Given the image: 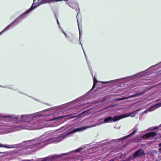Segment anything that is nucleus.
<instances>
[{
	"mask_svg": "<svg viewBox=\"0 0 161 161\" xmlns=\"http://www.w3.org/2000/svg\"><path fill=\"white\" fill-rule=\"evenodd\" d=\"M34 140H31L27 141H24L21 143H20L19 144H15V145H18L16 147H15V148H18L19 147H21L23 148H24L26 149V147H28L29 145L28 144V143L30 142H32ZM15 148V147L14 148Z\"/></svg>",
	"mask_w": 161,
	"mask_h": 161,
	"instance_id": "nucleus-14",
	"label": "nucleus"
},
{
	"mask_svg": "<svg viewBox=\"0 0 161 161\" xmlns=\"http://www.w3.org/2000/svg\"><path fill=\"white\" fill-rule=\"evenodd\" d=\"M69 116V115H65L54 117L52 119L51 118V122L54 121L56 122V123H58V124L56 125H57L58 124H60V123H61V120L63 118ZM56 126V125H52L51 124V127L55 126Z\"/></svg>",
	"mask_w": 161,
	"mask_h": 161,
	"instance_id": "nucleus-13",
	"label": "nucleus"
},
{
	"mask_svg": "<svg viewBox=\"0 0 161 161\" xmlns=\"http://www.w3.org/2000/svg\"><path fill=\"white\" fill-rule=\"evenodd\" d=\"M27 161H32V160H33V159H30V160H27Z\"/></svg>",
	"mask_w": 161,
	"mask_h": 161,
	"instance_id": "nucleus-42",
	"label": "nucleus"
},
{
	"mask_svg": "<svg viewBox=\"0 0 161 161\" xmlns=\"http://www.w3.org/2000/svg\"><path fill=\"white\" fill-rule=\"evenodd\" d=\"M43 136H45L44 138H42L41 140H38V141L33 146H37L40 145L41 146H44L50 143V131H48L45 133Z\"/></svg>",
	"mask_w": 161,
	"mask_h": 161,
	"instance_id": "nucleus-5",
	"label": "nucleus"
},
{
	"mask_svg": "<svg viewBox=\"0 0 161 161\" xmlns=\"http://www.w3.org/2000/svg\"><path fill=\"white\" fill-rule=\"evenodd\" d=\"M80 44L81 45V47H82V48L83 47H82V44L81 43H80Z\"/></svg>",
	"mask_w": 161,
	"mask_h": 161,
	"instance_id": "nucleus-46",
	"label": "nucleus"
},
{
	"mask_svg": "<svg viewBox=\"0 0 161 161\" xmlns=\"http://www.w3.org/2000/svg\"><path fill=\"white\" fill-rule=\"evenodd\" d=\"M89 110H88L86 111H83L80 114H78V116H79V117H80L82 115L85 114H88L89 112Z\"/></svg>",
	"mask_w": 161,
	"mask_h": 161,
	"instance_id": "nucleus-26",
	"label": "nucleus"
},
{
	"mask_svg": "<svg viewBox=\"0 0 161 161\" xmlns=\"http://www.w3.org/2000/svg\"><path fill=\"white\" fill-rule=\"evenodd\" d=\"M50 108H47L34 114L17 115L14 114L0 116L3 118H9L16 122H25L23 127L21 125H11L7 128L8 132L21 130L23 129L28 130H38L44 127L50 126Z\"/></svg>",
	"mask_w": 161,
	"mask_h": 161,
	"instance_id": "nucleus-1",
	"label": "nucleus"
},
{
	"mask_svg": "<svg viewBox=\"0 0 161 161\" xmlns=\"http://www.w3.org/2000/svg\"><path fill=\"white\" fill-rule=\"evenodd\" d=\"M64 138V136L63 135H61L60 136L51 138V143H58Z\"/></svg>",
	"mask_w": 161,
	"mask_h": 161,
	"instance_id": "nucleus-17",
	"label": "nucleus"
},
{
	"mask_svg": "<svg viewBox=\"0 0 161 161\" xmlns=\"http://www.w3.org/2000/svg\"><path fill=\"white\" fill-rule=\"evenodd\" d=\"M65 108L66 107L65 104L51 107V115L54 114L59 113L62 110Z\"/></svg>",
	"mask_w": 161,
	"mask_h": 161,
	"instance_id": "nucleus-11",
	"label": "nucleus"
},
{
	"mask_svg": "<svg viewBox=\"0 0 161 161\" xmlns=\"http://www.w3.org/2000/svg\"><path fill=\"white\" fill-rule=\"evenodd\" d=\"M50 156H49L47 157L39 158L37 159L36 161H50Z\"/></svg>",
	"mask_w": 161,
	"mask_h": 161,
	"instance_id": "nucleus-21",
	"label": "nucleus"
},
{
	"mask_svg": "<svg viewBox=\"0 0 161 161\" xmlns=\"http://www.w3.org/2000/svg\"><path fill=\"white\" fill-rule=\"evenodd\" d=\"M150 89V88H147L145 90H143L142 91L135 94L136 96V97H139L140 96L142 95L143 94L147 92Z\"/></svg>",
	"mask_w": 161,
	"mask_h": 161,
	"instance_id": "nucleus-20",
	"label": "nucleus"
},
{
	"mask_svg": "<svg viewBox=\"0 0 161 161\" xmlns=\"http://www.w3.org/2000/svg\"><path fill=\"white\" fill-rule=\"evenodd\" d=\"M103 124L102 122H101L99 123H97L96 124L94 125V126H92L90 127H87L86 126H83L81 127H78L76 128L75 129H74L68 132L66 134L63 135L64 136V138L66 137V136L68 135L72 134H74L76 132H79L80 131H82L83 130H84L86 129H87L88 128L94 127V126H97V125H99L101 124Z\"/></svg>",
	"mask_w": 161,
	"mask_h": 161,
	"instance_id": "nucleus-9",
	"label": "nucleus"
},
{
	"mask_svg": "<svg viewBox=\"0 0 161 161\" xmlns=\"http://www.w3.org/2000/svg\"><path fill=\"white\" fill-rule=\"evenodd\" d=\"M141 110V109H138L136 110V111L133 112H130L126 114H123L121 115L114 116L113 117L109 116L108 117L105 118L104 119L103 121L102 122H103H103H104L105 123L109 122L110 121H113L114 122H116L123 118L127 117L129 116H131L132 117H133L135 116V114H133L137 112H138Z\"/></svg>",
	"mask_w": 161,
	"mask_h": 161,
	"instance_id": "nucleus-2",
	"label": "nucleus"
},
{
	"mask_svg": "<svg viewBox=\"0 0 161 161\" xmlns=\"http://www.w3.org/2000/svg\"><path fill=\"white\" fill-rule=\"evenodd\" d=\"M30 97L32 98H33V99H34L36 101H38V102H41V101L39 100L38 99H37V98H34L33 97Z\"/></svg>",
	"mask_w": 161,
	"mask_h": 161,
	"instance_id": "nucleus-32",
	"label": "nucleus"
},
{
	"mask_svg": "<svg viewBox=\"0 0 161 161\" xmlns=\"http://www.w3.org/2000/svg\"><path fill=\"white\" fill-rule=\"evenodd\" d=\"M138 130V129L137 126H135L134 128L132 129V131L129 134L119 138L115 139H112L109 141L106 142L104 143V145L111 144L114 142L116 143L118 142H120L122 140L126 139L134 135L136 132Z\"/></svg>",
	"mask_w": 161,
	"mask_h": 161,
	"instance_id": "nucleus-6",
	"label": "nucleus"
},
{
	"mask_svg": "<svg viewBox=\"0 0 161 161\" xmlns=\"http://www.w3.org/2000/svg\"><path fill=\"white\" fill-rule=\"evenodd\" d=\"M2 153H7V154L8 153L6 152H0V154H2Z\"/></svg>",
	"mask_w": 161,
	"mask_h": 161,
	"instance_id": "nucleus-36",
	"label": "nucleus"
},
{
	"mask_svg": "<svg viewBox=\"0 0 161 161\" xmlns=\"http://www.w3.org/2000/svg\"><path fill=\"white\" fill-rule=\"evenodd\" d=\"M75 117V116H70V117H69V119H71L74 118Z\"/></svg>",
	"mask_w": 161,
	"mask_h": 161,
	"instance_id": "nucleus-39",
	"label": "nucleus"
},
{
	"mask_svg": "<svg viewBox=\"0 0 161 161\" xmlns=\"http://www.w3.org/2000/svg\"><path fill=\"white\" fill-rule=\"evenodd\" d=\"M158 127H159H159H161V124H160V125H159V126Z\"/></svg>",
	"mask_w": 161,
	"mask_h": 161,
	"instance_id": "nucleus-47",
	"label": "nucleus"
},
{
	"mask_svg": "<svg viewBox=\"0 0 161 161\" xmlns=\"http://www.w3.org/2000/svg\"><path fill=\"white\" fill-rule=\"evenodd\" d=\"M125 99H128V98H129V96H127V97H125Z\"/></svg>",
	"mask_w": 161,
	"mask_h": 161,
	"instance_id": "nucleus-38",
	"label": "nucleus"
},
{
	"mask_svg": "<svg viewBox=\"0 0 161 161\" xmlns=\"http://www.w3.org/2000/svg\"><path fill=\"white\" fill-rule=\"evenodd\" d=\"M21 161H28L27 160H23Z\"/></svg>",
	"mask_w": 161,
	"mask_h": 161,
	"instance_id": "nucleus-43",
	"label": "nucleus"
},
{
	"mask_svg": "<svg viewBox=\"0 0 161 161\" xmlns=\"http://www.w3.org/2000/svg\"><path fill=\"white\" fill-rule=\"evenodd\" d=\"M141 110V109H138L136 110V111L133 112H130L126 114H123L121 115L114 116L113 117L109 116L108 117L105 118L104 119L103 121L102 122H103H103H104L105 123L109 122L110 121H113L114 122H116L123 118L127 117L129 116H131L132 117H133L135 116V114H133L137 112H138Z\"/></svg>",
	"mask_w": 161,
	"mask_h": 161,
	"instance_id": "nucleus-3",
	"label": "nucleus"
},
{
	"mask_svg": "<svg viewBox=\"0 0 161 161\" xmlns=\"http://www.w3.org/2000/svg\"><path fill=\"white\" fill-rule=\"evenodd\" d=\"M4 31H3V30H2L1 32H0V35L2 34L3 32H4Z\"/></svg>",
	"mask_w": 161,
	"mask_h": 161,
	"instance_id": "nucleus-40",
	"label": "nucleus"
},
{
	"mask_svg": "<svg viewBox=\"0 0 161 161\" xmlns=\"http://www.w3.org/2000/svg\"><path fill=\"white\" fill-rule=\"evenodd\" d=\"M89 69L90 71V72L91 74L92 77L93 78V83H94V81L95 82H97V81L95 77H93V73H92L93 71L92 70V69L90 68H89Z\"/></svg>",
	"mask_w": 161,
	"mask_h": 161,
	"instance_id": "nucleus-25",
	"label": "nucleus"
},
{
	"mask_svg": "<svg viewBox=\"0 0 161 161\" xmlns=\"http://www.w3.org/2000/svg\"><path fill=\"white\" fill-rule=\"evenodd\" d=\"M75 153L74 152H72V151L68 153H63L60 154V155H51V161L53 160H57L58 158H61L65 155H68L69 153Z\"/></svg>",
	"mask_w": 161,
	"mask_h": 161,
	"instance_id": "nucleus-15",
	"label": "nucleus"
},
{
	"mask_svg": "<svg viewBox=\"0 0 161 161\" xmlns=\"http://www.w3.org/2000/svg\"><path fill=\"white\" fill-rule=\"evenodd\" d=\"M158 146L159 147V148H158V151L159 152H161V142L158 143Z\"/></svg>",
	"mask_w": 161,
	"mask_h": 161,
	"instance_id": "nucleus-30",
	"label": "nucleus"
},
{
	"mask_svg": "<svg viewBox=\"0 0 161 161\" xmlns=\"http://www.w3.org/2000/svg\"><path fill=\"white\" fill-rule=\"evenodd\" d=\"M54 15H55V18L56 20V21H57V24L58 25V27L60 28V24H59V22L58 21V19L57 18V17H56V15L54 13Z\"/></svg>",
	"mask_w": 161,
	"mask_h": 161,
	"instance_id": "nucleus-29",
	"label": "nucleus"
},
{
	"mask_svg": "<svg viewBox=\"0 0 161 161\" xmlns=\"http://www.w3.org/2000/svg\"><path fill=\"white\" fill-rule=\"evenodd\" d=\"M66 39L68 42H70L71 43H74V44L75 43V42H74L73 38L70 37H69V36L66 38Z\"/></svg>",
	"mask_w": 161,
	"mask_h": 161,
	"instance_id": "nucleus-23",
	"label": "nucleus"
},
{
	"mask_svg": "<svg viewBox=\"0 0 161 161\" xmlns=\"http://www.w3.org/2000/svg\"><path fill=\"white\" fill-rule=\"evenodd\" d=\"M128 96H129V98H132V97H136V94L132 95H129Z\"/></svg>",
	"mask_w": 161,
	"mask_h": 161,
	"instance_id": "nucleus-31",
	"label": "nucleus"
},
{
	"mask_svg": "<svg viewBox=\"0 0 161 161\" xmlns=\"http://www.w3.org/2000/svg\"><path fill=\"white\" fill-rule=\"evenodd\" d=\"M86 58V55L85 53H84Z\"/></svg>",
	"mask_w": 161,
	"mask_h": 161,
	"instance_id": "nucleus-45",
	"label": "nucleus"
},
{
	"mask_svg": "<svg viewBox=\"0 0 161 161\" xmlns=\"http://www.w3.org/2000/svg\"><path fill=\"white\" fill-rule=\"evenodd\" d=\"M161 106V103H159L153 105L147 109L145 110L142 113V114H146L147 111H152L155 110L156 109Z\"/></svg>",
	"mask_w": 161,
	"mask_h": 161,
	"instance_id": "nucleus-16",
	"label": "nucleus"
},
{
	"mask_svg": "<svg viewBox=\"0 0 161 161\" xmlns=\"http://www.w3.org/2000/svg\"><path fill=\"white\" fill-rule=\"evenodd\" d=\"M86 147V146H85L84 147H80V148H78V149H77L76 150H72V152H74L75 153H78L81 150L83 149L84 148H85Z\"/></svg>",
	"mask_w": 161,
	"mask_h": 161,
	"instance_id": "nucleus-24",
	"label": "nucleus"
},
{
	"mask_svg": "<svg viewBox=\"0 0 161 161\" xmlns=\"http://www.w3.org/2000/svg\"><path fill=\"white\" fill-rule=\"evenodd\" d=\"M145 154V153L142 149H139L135 152L132 156L130 158V159L129 160L133 159L140 156Z\"/></svg>",
	"mask_w": 161,
	"mask_h": 161,
	"instance_id": "nucleus-12",
	"label": "nucleus"
},
{
	"mask_svg": "<svg viewBox=\"0 0 161 161\" xmlns=\"http://www.w3.org/2000/svg\"><path fill=\"white\" fill-rule=\"evenodd\" d=\"M80 15V12H78L77 13V14L76 15V18H77V22L78 23V27H79V40H80V36H82V33L80 32V29L79 28V23H78V17Z\"/></svg>",
	"mask_w": 161,
	"mask_h": 161,
	"instance_id": "nucleus-22",
	"label": "nucleus"
},
{
	"mask_svg": "<svg viewBox=\"0 0 161 161\" xmlns=\"http://www.w3.org/2000/svg\"><path fill=\"white\" fill-rule=\"evenodd\" d=\"M146 73H147V72H146V70H145V71H143L142 72L137 73L136 74L134 75L131 76H128L127 77H125L123 78H121V79H118L114 80H110V81H107L102 82V83H103L104 84H107L108 83L111 82H113V81L115 82H117L118 81H119V80H123L125 79H128L130 78L131 77H135V78H138V77H141L144 75H145V74Z\"/></svg>",
	"mask_w": 161,
	"mask_h": 161,
	"instance_id": "nucleus-8",
	"label": "nucleus"
},
{
	"mask_svg": "<svg viewBox=\"0 0 161 161\" xmlns=\"http://www.w3.org/2000/svg\"><path fill=\"white\" fill-rule=\"evenodd\" d=\"M60 29L61 31L64 34H65V33L64 32V31H63V29L61 27H60Z\"/></svg>",
	"mask_w": 161,
	"mask_h": 161,
	"instance_id": "nucleus-35",
	"label": "nucleus"
},
{
	"mask_svg": "<svg viewBox=\"0 0 161 161\" xmlns=\"http://www.w3.org/2000/svg\"><path fill=\"white\" fill-rule=\"evenodd\" d=\"M64 1L72 8L76 10L79 9V7L76 0H51V3H55L58 1Z\"/></svg>",
	"mask_w": 161,
	"mask_h": 161,
	"instance_id": "nucleus-7",
	"label": "nucleus"
},
{
	"mask_svg": "<svg viewBox=\"0 0 161 161\" xmlns=\"http://www.w3.org/2000/svg\"><path fill=\"white\" fill-rule=\"evenodd\" d=\"M158 128H159V127L158 126H155V127H153L152 129V130H156L158 129Z\"/></svg>",
	"mask_w": 161,
	"mask_h": 161,
	"instance_id": "nucleus-33",
	"label": "nucleus"
},
{
	"mask_svg": "<svg viewBox=\"0 0 161 161\" xmlns=\"http://www.w3.org/2000/svg\"><path fill=\"white\" fill-rule=\"evenodd\" d=\"M50 0H33V3L31 7L27 10H33L42 4L48 3Z\"/></svg>",
	"mask_w": 161,
	"mask_h": 161,
	"instance_id": "nucleus-10",
	"label": "nucleus"
},
{
	"mask_svg": "<svg viewBox=\"0 0 161 161\" xmlns=\"http://www.w3.org/2000/svg\"><path fill=\"white\" fill-rule=\"evenodd\" d=\"M96 84H97V82H95L94 81V83H93V85L92 88L89 91L87 92V93L89 92H91L92 90L93 89L95 88Z\"/></svg>",
	"mask_w": 161,
	"mask_h": 161,
	"instance_id": "nucleus-28",
	"label": "nucleus"
},
{
	"mask_svg": "<svg viewBox=\"0 0 161 161\" xmlns=\"http://www.w3.org/2000/svg\"><path fill=\"white\" fill-rule=\"evenodd\" d=\"M64 34V35L66 39L69 36L66 35V34L65 33V34Z\"/></svg>",
	"mask_w": 161,
	"mask_h": 161,
	"instance_id": "nucleus-37",
	"label": "nucleus"
},
{
	"mask_svg": "<svg viewBox=\"0 0 161 161\" xmlns=\"http://www.w3.org/2000/svg\"><path fill=\"white\" fill-rule=\"evenodd\" d=\"M82 49H83V51L84 53H85V51H84V49H83V47H82Z\"/></svg>",
	"mask_w": 161,
	"mask_h": 161,
	"instance_id": "nucleus-44",
	"label": "nucleus"
},
{
	"mask_svg": "<svg viewBox=\"0 0 161 161\" xmlns=\"http://www.w3.org/2000/svg\"><path fill=\"white\" fill-rule=\"evenodd\" d=\"M17 145H3L2 144H0V147H4L7 148H13L15 147H17Z\"/></svg>",
	"mask_w": 161,
	"mask_h": 161,
	"instance_id": "nucleus-19",
	"label": "nucleus"
},
{
	"mask_svg": "<svg viewBox=\"0 0 161 161\" xmlns=\"http://www.w3.org/2000/svg\"><path fill=\"white\" fill-rule=\"evenodd\" d=\"M156 133L154 132H150L145 134V137L147 140L150 139L154 137L156 135Z\"/></svg>",
	"mask_w": 161,
	"mask_h": 161,
	"instance_id": "nucleus-18",
	"label": "nucleus"
},
{
	"mask_svg": "<svg viewBox=\"0 0 161 161\" xmlns=\"http://www.w3.org/2000/svg\"><path fill=\"white\" fill-rule=\"evenodd\" d=\"M0 87H2V88H8V89H11V90H14V91L17 90L16 89H13L11 87H9V86H0Z\"/></svg>",
	"mask_w": 161,
	"mask_h": 161,
	"instance_id": "nucleus-27",
	"label": "nucleus"
},
{
	"mask_svg": "<svg viewBox=\"0 0 161 161\" xmlns=\"http://www.w3.org/2000/svg\"><path fill=\"white\" fill-rule=\"evenodd\" d=\"M31 11H25V12L20 14L10 24L6 27L3 30V31H6L7 29L9 30L19 24L21 22L23 19L25 18L27 16L28 14H29Z\"/></svg>",
	"mask_w": 161,
	"mask_h": 161,
	"instance_id": "nucleus-4",
	"label": "nucleus"
},
{
	"mask_svg": "<svg viewBox=\"0 0 161 161\" xmlns=\"http://www.w3.org/2000/svg\"><path fill=\"white\" fill-rule=\"evenodd\" d=\"M4 31H3V30H2L1 32H0V35L2 34L3 32H4Z\"/></svg>",
	"mask_w": 161,
	"mask_h": 161,
	"instance_id": "nucleus-41",
	"label": "nucleus"
},
{
	"mask_svg": "<svg viewBox=\"0 0 161 161\" xmlns=\"http://www.w3.org/2000/svg\"><path fill=\"white\" fill-rule=\"evenodd\" d=\"M80 98H78V99H76V100H74V101H75L76 100H77L78 99H80Z\"/></svg>",
	"mask_w": 161,
	"mask_h": 161,
	"instance_id": "nucleus-48",
	"label": "nucleus"
},
{
	"mask_svg": "<svg viewBox=\"0 0 161 161\" xmlns=\"http://www.w3.org/2000/svg\"><path fill=\"white\" fill-rule=\"evenodd\" d=\"M125 100V97L119 98L118 99V100L119 101L123 100Z\"/></svg>",
	"mask_w": 161,
	"mask_h": 161,
	"instance_id": "nucleus-34",
	"label": "nucleus"
}]
</instances>
